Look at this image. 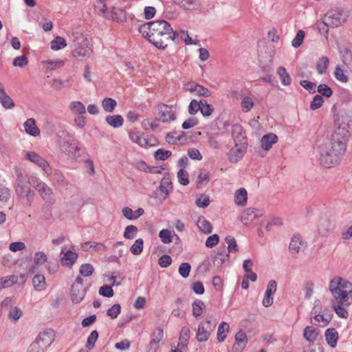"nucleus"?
<instances>
[{"label": "nucleus", "mask_w": 352, "mask_h": 352, "mask_svg": "<svg viewBox=\"0 0 352 352\" xmlns=\"http://www.w3.org/2000/svg\"><path fill=\"white\" fill-rule=\"evenodd\" d=\"M350 123L342 122L331 135L329 142L319 147V162L326 168L338 164L346 150V142L350 137Z\"/></svg>", "instance_id": "obj_1"}, {"label": "nucleus", "mask_w": 352, "mask_h": 352, "mask_svg": "<svg viewBox=\"0 0 352 352\" xmlns=\"http://www.w3.org/2000/svg\"><path fill=\"white\" fill-rule=\"evenodd\" d=\"M351 285L341 277H334L329 283V290L334 298L333 301L341 304H351L352 302Z\"/></svg>", "instance_id": "obj_2"}, {"label": "nucleus", "mask_w": 352, "mask_h": 352, "mask_svg": "<svg viewBox=\"0 0 352 352\" xmlns=\"http://www.w3.org/2000/svg\"><path fill=\"white\" fill-rule=\"evenodd\" d=\"M70 38L73 43L72 54L75 58L82 60L91 55L93 52L91 45L82 34L78 32L73 33Z\"/></svg>", "instance_id": "obj_3"}, {"label": "nucleus", "mask_w": 352, "mask_h": 352, "mask_svg": "<svg viewBox=\"0 0 352 352\" xmlns=\"http://www.w3.org/2000/svg\"><path fill=\"white\" fill-rule=\"evenodd\" d=\"M53 342L51 332L40 333L35 340L30 345L28 352H45Z\"/></svg>", "instance_id": "obj_4"}, {"label": "nucleus", "mask_w": 352, "mask_h": 352, "mask_svg": "<svg viewBox=\"0 0 352 352\" xmlns=\"http://www.w3.org/2000/svg\"><path fill=\"white\" fill-rule=\"evenodd\" d=\"M14 172L16 176L15 192L16 195H21L25 188L30 187V175L25 169L16 166L14 167Z\"/></svg>", "instance_id": "obj_5"}, {"label": "nucleus", "mask_w": 352, "mask_h": 352, "mask_svg": "<svg viewBox=\"0 0 352 352\" xmlns=\"http://www.w3.org/2000/svg\"><path fill=\"white\" fill-rule=\"evenodd\" d=\"M59 146L62 151L68 155H72L76 159L78 158L77 151L80 150L78 146H73L72 142L73 138L68 133L63 131L61 134H58Z\"/></svg>", "instance_id": "obj_6"}, {"label": "nucleus", "mask_w": 352, "mask_h": 352, "mask_svg": "<svg viewBox=\"0 0 352 352\" xmlns=\"http://www.w3.org/2000/svg\"><path fill=\"white\" fill-rule=\"evenodd\" d=\"M215 327V324H212L209 320H204L199 326L196 334V338L198 342H203L208 340L211 332Z\"/></svg>", "instance_id": "obj_7"}, {"label": "nucleus", "mask_w": 352, "mask_h": 352, "mask_svg": "<svg viewBox=\"0 0 352 352\" xmlns=\"http://www.w3.org/2000/svg\"><path fill=\"white\" fill-rule=\"evenodd\" d=\"M212 263L218 268H223L229 263V254L225 246L219 248L218 252L212 256Z\"/></svg>", "instance_id": "obj_8"}, {"label": "nucleus", "mask_w": 352, "mask_h": 352, "mask_svg": "<svg viewBox=\"0 0 352 352\" xmlns=\"http://www.w3.org/2000/svg\"><path fill=\"white\" fill-rule=\"evenodd\" d=\"M129 139L134 143L138 144L141 147H146L153 145L152 141L155 140L152 137L146 138L142 133L137 131H130L129 133Z\"/></svg>", "instance_id": "obj_9"}, {"label": "nucleus", "mask_w": 352, "mask_h": 352, "mask_svg": "<svg viewBox=\"0 0 352 352\" xmlns=\"http://www.w3.org/2000/svg\"><path fill=\"white\" fill-rule=\"evenodd\" d=\"M168 34H173V28L167 22L166 25H164V28H162V30H159L152 37L151 43H153L158 49H163L164 45H162V44H164V43L163 41L161 40V38Z\"/></svg>", "instance_id": "obj_10"}, {"label": "nucleus", "mask_w": 352, "mask_h": 352, "mask_svg": "<svg viewBox=\"0 0 352 352\" xmlns=\"http://www.w3.org/2000/svg\"><path fill=\"white\" fill-rule=\"evenodd\" d=\"M158 116L160 120L163 122H168L175 120L176 116L171 110L170 107L164 104H161L157 107Z\"/></svg>", "instance_id": "obj_11"}, {"label": "nucleus", "mask_w": 352, "mask_h": 352, "mask_svg": "<svg viewBox=\"0 0 352 352\" xmlns=\"http://www.w3.org/2000/svg\"><path fill=\"white\" fill-rule=\"evenodd\" d=\"M232 136L236 146L248 145L246 137L242 126L240 124H235L232 126Z\"/></svg>", "instance_id": "obj_12"}, {"label": "nucleus", "mask_w": 352, "mask_h": 352, "mask_svg": "<svg viewBox=\"0 0 352 352\" xmlns=\"http://www.w3.org/2000/svg\"><path fill=\"white\" fill-rule=\"evenodd\" d=\"M346 19V15L338 10L330 12L327 15V20L328 23L336 27H338L344 23Z\"/></svg>", "instance_id": "obj_13"}, {"label": "nucleus", "mask_w": 352, "mask_h": 352, "mask_svg": "<svg viewBox=\"0 0 352 352\" xmlns=\"http://www.w3.org/2000/svg\"><path fill=\"white\" fill-rule=\"evenodd\" d=\"M248 343L246 333L243 330H239L235 335V342L232 346V352H241Z\"/></svg>", "instance_id": "obj_14"}, {"label": "nucleus", "mask_w": 352, "mask_h": 352, "mask_svg": "<svg viewBox=\"0 0 352 352\" xmlns=\"http://www.w3.org/2000/svg\"><path fill=\"white\" fill-rule=\"evenodd\" d=\"M26 159L30 162L37 164L40 166L46 173L50 170V165L48 162L42 157L38 155L35 152H29L26 154Z\"/></svg>", "instance_id": "obj_15"}, {"label": "nucleus", "mask_w": 352, "mask_h": 352, "mask_svg": "<svg viewBox=\"0 0 352 352\" xmlns=\"http://www.w3.org/2000/svg\"><path fill=\"white\" fill-rule=\"evenodd\" d=\"M105 18L108 20H113L118 23H123L126 20L125 11L117 8H113L109 12H107Z\"/></svg>", "instance_id": "obj_16"}, {"label": "nucleus", "mask_w": 352, "mask_h": 352, "mask_svg": "<svg viewBox=\"0 0 352 352\" xmlns=\"http://www.w3.org/2000/svg\"><path fill=\"white\" fill-rule=\"evenodd\" d=\"M246 151L245 145H234L233 148H232L228 153V159L229 161L232 163H236L239 160L242 158L245 152Z\"/></svg>", "instance_id": "obj_17"}, {"label": "nucleus", "mask_w": 352, "mask_h": 352, "mask_svg": "<svg viewBox=\"0 0 352 352\" xmlns=\"http://www.w3.org/2000/svg\"><path fill=\"white\" fill-rule=\"evenodd\" d=\"M263 212L257 209L248 208H246L242 213L241 221L244 224H248L250 221H253L258 217H261Z\"/></svg>", "instance_id": "obj_18"}, {"label": "nucleus", "mask_w": 352, "mask_h": 352, "mask_svg": "<svg viewBox=\"0 0 352 352\" xmlns=\"http://www.w3.org/2000/svg\"><path fill=\"white\" fill-rule=\"evenodd\" d=\"M86 289L83 285H72L71 299L74 303H79L85 298Z\"/></svg>", "instance_id": "obj_19"}, {"label": "nucleus", "mask_w": 352, "mask_h": 352, "mask_svg": "<svg viewBox=\"0 0 352 352\" xmlns=\"http://www.w3.org/2000/svg\"><path fill=\"white\" fill-rule=\"evenodd\" d=\"M304 248L301 238L298 235H294L291 239L289 250L290 253L294 256L296 255Z\"/></svg>", "instance_id": "obj_20"}, {"label": "nucleus", "mask_w": 352, "mask_h": 352, "mask_svg": "<svg viewBox=\"0 0 352 352\" xmlns=\"http://www.w3.org/2000/svg\"><path fill=\"white\" fill-rule=\"evenodd\" d=\"M0 103L6 109H12L15 106L13 100L6 92L1 82H0Z\"/></svg>", "instance_id": "obj_21"}, {"label": "nucleus", "mask_w": 352, "mask_h": 352, "mask_svg": "<svg viewBox=\"0 0 352 352\" xmlns=\"http://www.w3.org/2000/svg\"><path fill=\"white\" fill-rule=\"evenodd\" d=\"M277 141L278 137L276 134L272 133H267L261 138V146L264 150L268 151L272 148V144L276 143Z\"/></svg>", "instance_id": "obj_22"}, {"label": "nucleus", "mask_w": 352, "mask_h": 352, "mask_svg": "<svg viewBox=\"0 0 352 352\" xmlns=\"http://www.w3.org/2000/svg\"><path fill=\"white\" fill-rule=\"evenodd\" d=\"M122 212L123 216L129 220H136L138 219L140 216H142L144 210L143 208H140L138 210L133 211L131 208L129 207H124L122 210Z\"/></svg>", "instance_id": "obj_23"}, {"label": "nucleus", "mask_w": 352, "mask_h": 352, "mask_svg": "<svg viewBox=\"0 0 352 352\" xmlns=\"http://www.w3.org/2000/svg\"><path fill=\"white\" fill-rule=\"evenodd\" d=\"M25 132L34 137L40 134L39 129L36 126L35 120L33 118L28 119L23 124Z\"/></svg>", "instance_id": "obj_24"}, {"label": "nucleus", "mask_w": 352, "mask_h": 352, "mask_svg": "<svg viewBox=\"0 0 352 352\" xmlns=\"http://www.w3.org/2000/svg\"><path fill=\"white\" fill-rule=\"evenodd\" d=\"M36 190L39 192L43 200L50 202V204L54 203V199L52 197L53 194L52 190L45 183L41 184Z\"/></svg>", "instance_id": "obj_25"}, {"label": "nucleus", "mask_w": 352, "mask_h": 352, "mask_svg": "<svg viewBox=\"0 0 352 352\" xmlns=\"http://www.w3.org/2000/svg\"><path fill=\"white\" fill-rule=\"evenodd\" d=\"M158 189L164 195V199H166L173 189L172 182L169 177L166 176L162 179Z\"/></svg>", "instance_id": "obj_26"}, {"label": "nucleus", "mask_w": 352, "mask_h": 352, "mask_svg": "<svg viewBox=\"0 0 352 352\" xmlns=\"http://www.w3.org/2000/svg\"><path fill=\"white\" fill-rule=\"evenodd\" d=\"M197 226L199 231L204 234H210L212 231V224L203 216L198 217Z\"/></svg>", "instance_id": "obj_27"}, {"label": "nucleus", "mask_w": 352, "mask_h": 352, "mask_svg": "<svg viewBox=\"0 0 352 352\" xmlns=\"http://www.w3.org/2000/svg\"><path fill=\"white\" fill-rule=\"evenodd\" d=\"M325 338L327 344L334 348L338 340V333L333 328L327 329L325 331Z\"/></svg>", "instance_id": "obj_28"}, {"label": "nucleus", "mask_w": 352, "mask_h": 352, "mask_svg": "<svg viewBox=\"0 0 352 352\" xmlns=\"http://www.w3.org/2000/svg\"><path fill=\"white\" fill-rule=\"evenodd\" d=\"M248 192L244 188H240L234 194V201L236 205L243 206L246 204Z\"/></svg>", "instance_id": "obj_29"}, {"label": "nucleus", "mask_w": 352, "mask_h": 352, "mask_svg": "<svg viewBox=\"0 0 352 352\" xmlns=\"http://www.w3.org/2000/svg\"><path fill=\"white\" fill-rule=\"evenodd\" d=\"M78 254L70 250L66 251L61 258V263L65 266H72L78 258Z\"/></svg>", "instance_id": "obj_30"}, {"label": "nucleus", "mask_w": 352, "mask_h": 352, "mask_svg": "<svg viewBox=\"0 0 352 352\" xmlns=\"http://www.w3.org/2000/svg\"><path fill=\"white\" fill-rule=\"evenodd\" d=\"M319 231L322 234H326L329 231L333 229L334 225L331 221L326 217H322L320 219L319 223Z\"/></svg>", "instance_id": "obj_31"}, {"label": "nucleus", "mask_w": 352, "mask_h": 352, "mask_svg": "<svg viewBox=\"0 0 352 352\" xmlns=\"http://www.w3.org/2000/svg\"><path fill=\"white\" fill-rule=\"evenodd\" d=\"M105 120L108 124L114 128H119L123 125L124 119L120 115L108 116Z\"/></svg>", "instance_id": "obj_32"}, {"label": "nucleus", "mask_w": 352, "mask_h": 352, "mask_svg": "<svg viewBox=\"0 0 352 352\" xmlns=\"http://www.w3.org/2000/svg\"><path fill=\"white\" fill-rule=\"evenodd\" d=\"M277 74L280 78L281 83L285 86H288L292 83V78L283 67H279L277 69Z\"/></svg>", "instance_id": "obj_33"}, {"label": "nucleus", "mask_w": 352, "mask_h": 352, "mask_svg": "<svg viewBox=\"0 0 352 352\" xmlns=\"http://www.w3.org/2000/svg\"><path fill=\"white\" fill-rule=\"evenodd\" d=\"M318 335L317 329L314 327L308 326L304 329L303 336L309 342H314Z\"/></svg>", "instance_id": "obj_34"}, {"label": "nucleus", "mask_w": 352, "mask_h": 352, "mask_svg": "<svg viewBox=\"0 0 352 352\" xmlns=\"http://www.w3.org/2000/svg\"><path fill=\"white\" fill-rule=\"evenodd\" d=\"M33 286L36 291H42L45 288V278L43 275L38 274L32 278Z\"/></svg>", "instance_id": "obj_35"}, {"label": "nucleus", "mask_w": 352, "mask_h": 352, "mask_svg": "<svg viewBox=\"0 0 352 352\" xmlns=\"http://www.w3.org/2000/svg\"><path fill=\"white\" fill-rule=\"evenodd\" d=\"M229 324L226 322H222L218 327L217 340L219 342H223L226 338V333L229 331Z\"/></svg>", "instance_id": "obj_36"}, {"label": "nucleus", "mask_w": 352, "mask_h": 352, "mask_svg": "<svg viewBox=\"0 0 352 352\" xmlns=\"http://www.w3.org/2000/svg\"><path fill=\"white\" fill-rule=\"evenodd\" d=\"M117 105V102L111 98H105L102 101L103 109L108 113H112Z\"/></svg>", "instance_id": "obj_37"}, {"label": "nucleus", "mask_w": 352, "mask_h": 352, "mask_svg": "<svg viewBox=\"0 0 352 352\" xmlns=\"http://www.w3.org/2000/svg\"><path fill=\"white\" fill-rule=\"evenodd\" d=\"M332 305L336 313L338 316L343 318H346L348 317L349 314L347 311L343 307V306L349 305L350 304H341L336 302V301H333Z\"/></svg>", "instance_id": "obj_38"}, {"label": "nucleus", "mask_w": 352, "mask_h": 352, "mask_svg": "<svg viewBox=\"0 0 352 352\" xmlns=\"http://www.w3.org/2000/svg\"><path fill=\"white\" fill-rule=\"evenodd\" d=\"M67 46L66 41L61 36H56L51 42V49L55 51L59 50Z\"/></svg>", "instance_id": "obj_39"}, {"label": "nucleus", "mask_w": 352, "mask_h": 352, "mask_svg": "<svg viewBox=\"0 0 352 352\" xmlns=\"http://www.w3.org/2000/svg\"><path fill=\"white\" fill-rule=\"evenodd\" d=\"M167 21L164 20H157L155 21L150 22L151 32V36H153L154 34H156L159 30H162V28H164V25H166Z\"/></svg>", "instance_id": "obj_40"}, {"label": "nucleus", "mask_w": 352, "mask_h": 352, "mask_svg": "<svg viewBox=\"0 0 352 352\" xmlns=\"http://www.w3.org/2000/svg\"><path fill=\"white\" fill-rule=\"evenodd\" d=\"M331 318L330 316H324L323 315L316 314L314 318V321L311 320V323L314 325L321 324L322 326H326L330 322Z\"/></svg>", "instance_id": "obj_41"}, {"label": "nucleus", "mask_w": 352, "mask_h": 352, "mask_svg": "<svg viewBox=\"0 0 352 352\" xmlns=\"http://www.w3.org/2000/svg\"><path fill=\"white\" fill-rule=\"evenodd\" d=\"M70 109L74 113L80 115L84 114L86 112L85 107L80 101H73L70 103Z\"/></svg>", "instance_id": "obj_42"}, {"label": "nucleus", "mask_w": 352, "mask_h": 352, "mask_svg": "<svg viewBox=\"0 0 352 352\" xmlns=\"http://www.w3.org/2000/svg\"><path fill=\"white\" fill-rule=\"evenodd\" d=\"M144 241L142 239H138L131 245L130 251L134 255H139L142 252Z\"/></svg>", "instance_id": "obj_43"}, {"label": "nucleus", "mask_w": 352, "mask_h": 352, "mask_svg": "<svg viewBox=\"0 0 352 352\" xmlns=\"http://www.w3.org/2000/svg\"><path fill=\"white\" fill-rule=\"evenodd\" d=\"M204 303L201 300H196L192 303V315L197 318L202 314L203 307H204Z\"/></svg>", "instance_id": "obj_44"}, {"label": "nucleus", "mask_w": 352, "mask_h": 352, "mask_svg": "<svg viewBox=\"0 0 352 352\" xmlns=\"http://www.w3.org/2000/svg\"><path fill=\"white\" fill-rule=\"evenodd\" d=\"M329 60L327 56H323L318 61L316 65L317 72L320 74H322L325 73L327 66L329 65Z\"/></svg>", "instance_id": "obj_45"}, {"label": "nucleus", "mask_w": 352, "mask_h": 352, "mask_svg": "<svg viewBox=\"0 0 352 352\" xmlns=\"http://www.w3.org/2000/svg\"><path fill=\"white\" fill-rule=\"evenodd\" d=\"M184 134V131H179V133L177 132L169 133L166 135V140L169 144H176L178 141L181 140Z\"/></svg>", "instance_id": "obj_46"}, {"label": "nucleus", "mask_w": 352, "mask_h": 352, "mask_svg": "<svg viewBox=\"0 0 352 352\" xmlns=\"http://www.w3.org/2000/svg\"><path fill=\"white\" fill-rule=\"evenodd\" d=\"M150 22L145 23L139 27V32L142 34L144 38H146L150 43L152 41L151 32Z\"/></svg>", "instance_id": "obj_47"}, {"label": "nucleus", "mask_w": 352, "mask_h": 352, "mask_svg": "<svg viewBox=\"0 0 352 352\" xmlns=\"http://www.w3.org/2000/svg\"><path fill=\"white\" fill-rule=\"evenodd\" d=\"M199 111L204 116H209L213 112V108L206 102V100H201Z\"/></svg>", "instance_id": "obj_48"}, {"label": "nucleus", "mask_w": 352, "mask_h": 352, "mask_svg": "<svg viewBox=\"0 0 352 352\" xmlns=\"http://www.w3.org/2000/svg\"><path fill=\"white\" fill-rule=\"evenodd\" d=\"M225 241L228 244L227 252H236L238 250L237 244L235 239L232 236H228L226 237Z\"/></svg>", "instance_id": "obj_49"}, {"label": "nucleus", "mask_w": 352, "mask_h": 352, "mask_svg": "<svg viewBox=\"0 0 352 352\" xmlns=\"http://www.w3.org/2000/svg\"><path fill=\"white\" fill-rule=\"evenodd\" d=\"M138 230V228L135 226H127L125 228L123 236L125 239H132L136 235Z\"/></svg>", "instance_id": "obj_50"}, {"label": "nucleus", "mask_w": 352, "mask_h": 352, "mask_svg": "<svg viewBox=\"0 0 352 352\" xmlns=\"http://www.w3.org/2000/svg\"><path fill=\"white\" fill-rule=\"evenodd\" d=\"M159 236L161 239V241L165 244L172 242L173 236L171 232L168 229L162 230L159 233Z\"/></svg>", "instance_id": "obj_51"}, {"label": "nucleus", "mask_w": 352, "mask_h": 352, "mask_svg": "<svg viewBox=\"0 0 352 352\" xmlns=\"http://www.w3.org/2000/svg\"><path fill=\"white\" fill-rule=\"evenodd\" d=\"M121 312V306L120 304H114L111 308L107 310V314L111 319H116L118 318Z\"/></svg>", "instance_id": "obj_52"}, {"label": "nucleus", "mask_w": 352, "mask_h": 352, "mask_svg": "<svg viewBox=\"0 0 352 352\" xmlns=\"http://www.w3.org/2000/svg\"><path fill=\"white\" fill-rule=\"evenodd\" d=\"M324 99L322 96L316 94L313 98L312 101L310 103V109L315 111L319 109L323 104Z\"/></svg>", "instance_id": "obj_53"}, {"label": "nucleus", "mask_w": 352, "mask_h": 352, "mask_svg": "<svg viewBox=\"0 0 352 352\" xmlns=\"http://www.w3.org/2000/svg\"><path fill=\"white\" fill-rule=\"evenodd\" d=\"M21 198L25 197L27 199V202L28 206H31L32 202L33 201L34 197L35 196V192L31 190L30 187L25 188L24 192L21 195H16Z\"/></svg>", "instance_id": "obj_54"}, {"label": "nucleus", "mask_w": 352, "mask_h": 352, "mask_svg": "<svg viewBox=\"0 0 352 352\" xmlns=\"http://www.w3.org/2000/svg\"><path fill=\"white\" fill-rule=\"evenodd\" d=\"M210 203V197L208 195H201L199 197H198L196 201L195 204L199 208H206L209 206Z\"/></svg>", "instance_id": "obj_55"}, {"label": "nucleus", "mask_w": 352, "mask_h": 352, "mask_svg": "<svg viewBox=\"0 0 352 352\" xmlns=\"http://www.w3.org/2000/svg\"><path fill=\"white\" fill-rule=\"evenodd\" d=\"M171 154L172 153L170 151L159 148L155 152L154 156L157 160H166L171 155Z\"/></svg>", "instance_id": "obj_56"}, {"label": "nucleus", "mask_w": 352, "mask_h": 352, "mask_svg": "<svg viewBox=\"0 0 352 352\" xmlns=\"http://www.w3.org/2000/svg\"><path fill=\"white\" fill-rule=\"evenodd\" d=\"M317 91L321 94L320 96L329 98L333 94V91L326 84H320L318 86Z\"/></svg>", "instance_id": "obj_57"}, {"label": "nucleus", "mask_w": 352, "mask_h": 352, "mask_svg": "<svg viewBox=\"0 0 352 352\" xmlns=\"http://www.w3.org/2000/svg\"><path fill=\"white\" fill-rule=\"evenodd\" d=\"M334 76L338 80L342 82H346L349 80L348 76L345 74L344 70L339 65L336 66V67Z\"/></svg>", "instance_id": "obj_58"}, {"label": "nucleus", "mask_w": 352, "mask_h": 352, "mask_svg": "<svg viewBox=\"0 0 352 352\" xmlns=\"http://www.w3.org/2000/svg\"><path fill=\"white\" fill-rule=\"evenodd\" d=\"M151 340L160 343L164 339V329L161 327H157L152 333Z\"/></svg>", "instance_id": "obj_59"}, {"label": "nucleus", "mask_w": 352, "mask_h": 352, "mask_svg": "<svg viewBox=\"0 0 352 352\" xmlns=\"http://www.w3.org/2000/svg\"><path fill=\"white\" fill-rule=\"evenodd\" d=\"M94 270V268L91 264L85 263L80 266L79 272L82 276L87 277L91 276Z\"/></svg>", "instance_id": "obj_60"}, {"label": "nucleus", "mask_w": 352, "mask_h": 352, "mask_svg": "<svg viewBox=\"0 0 352 352\" xmlns=\"http://www.w3.org/2000/svg\"><path fill=\"white\" fill-rule=\"evenodd\" d=\"M177 178L179 182L183 186H186L189 183L188 173L184 168L177 172Z\"/></svg>", "instance_id": "obj_61"}, {"label": "nucleus", "mask_w": 352, "mask_h": 352, "mask_svg": "<svg viewBox=\"0 0 352 352\" xmlns=\"http://www.w3.org/2000/svg\"><path fill=\"white\" fill-rule=\"evenodd\" d=\"M191 266L188 263H182L179 267V273L184 278L188 277Z\"/></svg>", "instance_id": "obj_62"}, {"label": "nucleus", "mask_w": 352, "mask_h": 352, "mask_svg": "<svg viewBox=\"0 0 352 352\" xmlns=\"http://www.w3.org/2000/svg\"><path fill=\"white\" fill-rule=\"evenodd\" d=\"M241 106L244 112H248L253 107L254 102L250 97L245 96L242 99Z\"/></svg>", "instance_id": "obj_63"}, {"label": "nucleus", "mask_w": 352, "mask_h": 352, "mask_svg": "<svg viewBox=\"0 0 352 352\" xmlns=\"http://www.w3.org/2000/svg\"><path fill=\"white\" fill-rule=\"evenodd\" d=\"M23 315L21 309L17 307L12 308L9 314L8 318L14 322L17 321Z\"/></svg>", "instance_id": "obj_64"}]
</instances>
